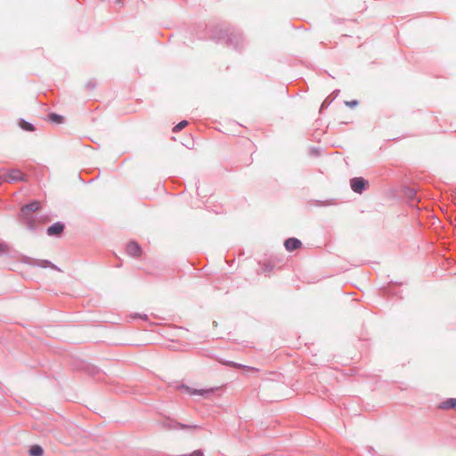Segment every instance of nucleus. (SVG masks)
Masks as SVG:
<instances>
[{
	"instance_id": "f257e3e1",
	"label": "nucleus",
	"mask_w": 456,
	"mask_h": 456,
	"mask_svg": "<svg viewBox=\"0 0 456 456\" xmlns=\"http://www.w3.org/2000/svg\"><path fill=\"white\" fill-rule=\"evenodd\" d=\"M20 181H27L26 175L20 169L4 170L0 174V183L4 182L15 183Z\"/></svg>"
},
{
	"instance_id": "f03ea898",
	"label": "nucleus",
	"mask_w": 456,
	"mask_h": 456,
	"mask_svg": "<svg viewBox=\"0 0 456 456\" xmlns=\"http://www.w3.org/2000/svg\"><path fill=\"white\" fill-rule=\"evenodd\" d=\"M178 390L181 393H185L189 395H208L211 393H213V388H207V389H194L185 385H181L178 387Z\"/></svg>"
},
{
	"instance_id": "7ed1b4c3",
	"label": "nucleus",
	"mask_w": 456,
	"mask_h": 456,
	"mask_svg": "<svg viewBox=\"0 0 456 456\" xmlns=\"http://www.w3.org/2000/svg\"><path fill=\"white\" fill-rule=\"evenodd\" d=\"M350 184L354 192L362 193L367 184V181L362 177H356L351 180Z\"/></svg>"
},
{
	"instance_id": "20e7f679",
	"label": "nucleus",
	"mask_w": 456,
	"mask_h": 456,
	"mask_svg": "<svg viewBox=\"0 0 456 456\" xmlns=\"http://www.w3.org/2000/svg\"><path fill=\"white\" fill-rule=\"evenodd\" d=\"M302 243L299 240L296 238H289L286 240L284 246L288 251H293L301 247Z\"/></svg>"
},
{
	"instance_id": "39448f33",
	"label": "nucleus",
	"mask_w": 456,
	"mask_h": 456,
	"mask_svg": "<svg viewBox=\"0 0 456 456\" xmlns=\"http://www.w3.org/2000/svg\"><path fill=\"white\" fill-rule=\"evenodd\" d=\"M64 229V225L61 223H55L47 229V233L50 236L60 235Z\"/></svg>"
},
{
	"instance_id": "423d86ee",
	"label": "nucleus",
	"mask_w": 456,
	"mask_h": 456,
	"mask_svg": "<svg viewBox=\"0 0 456 456\" xmlns=\"http://www.w3.org/2000/svg\"><path fill=\"white\" fill-rule=\"evenodd\" d=\"M127 253L133 256H138L141 255L142 249L136 242H129L126 247Z\"/></svg>"
},
{
	"instance_id": "0eeeda50",
	"label": "nucleus",
	"mask_w": 456,
	"mask_h": 456,
	"mask_svg": "<svg viewBox=\"0 0 456 456\" xmlns=\"http://www.w3.org/2000/svg\"><path fill=\"white\" fill-rule=\"evenodd\" d=\"M40 208V202L38 201H33L28 205H25L22 208H21V211L24 215H28L31 212H34L37 209H39Z\"/></svg>"
},
{
	"instance_id": "6e6552de",
	"label": "nucleus",
	"mask_w": 456,
	"mask_h": 456,
	"mask_svg": "<svg viewBox=\"0 0 456 456\" xmlns=\"http://www.w3.org/2000/svg\"><path fill=\"white\" fill-rule=\"evenodd\" d=\"M439 409L448 410V409H455L456 410V398H451L442 402L439 406Z\"/></svg>"
},
{
	"instance_id": "1a4fd4ad",
	"label": "nucleus",
	"mask_w": 456,
	"mask_h": 456,
	"mask_svg": "<svg viewBox=\"0 0 456 456\" xmlns=\"http://www.w3.org/2000/svg\"><path fill=\"white\" fill-rule=\"evenodd\" d=\"M43 449L39 445H33L29 449V455L30 456H42L43 455Z\"/></svg>"
},
{
	"instance_id": "9d476101",
	"label": "nucleus",
	"mask_w": 456,
	"mask_h": 456,
	"mask_svg": "<svg viewBox=\"0 0 456 456\" xmlns=\"http://www.w3.org/2000/svg\"><path fill=\"white\" fill-rule=\"evenodd\" d=\"M62 117L60 116V115H57V114H51L49 115V119L53 122H55V123H61L62 122Z\"/></svg>"
},
{
	"instance_id": "9b49d317",
	"label": "nucleus",
	"mask_w": 456,
	"mask_h": 456,
	"mask_svg": "<svg viewBox=\"0 0 456 456\" xmlns=\"http://www.w3.org/2000/svg\"><path fill=\"white\" fill-rule=\"evenodd\" d=\"M187 125H188V122H187V121H185V120L181 121L179 124H177V125L174 127L173 131H174V132H178V131L182 130L183 127H185Z\"/></svg>"
},
{
	"instance_id": "f8f14e48",
	"label": "nucleus",
	"mask_w": 456,
	"mask_h": 456,
	"mask_svg": "<svg viewBox=\"0 0 456 456\" xmlns=\"http://www.w3.org/2000/svg\"><path fill=\"white\" fill-rule=\"evenodd\" d=\"M229 366H232V367H235V368H244V369H247L248 370H257L256 369L253 368V367H246V366H242L240 364H238V363H235V362H229L228 363Z\"/></svg>"
},
{
	"instance_id": "ddd939ff",
	"label": "nucleus",
	"mask_w": 456,
	"mask_h": 456,
	"mask_svg": "<svg viewBox=\"0 0 456 456\" xmlns=\"http://www.w3.org/2000/svg\"><path fill=\"white\" fill-rule=\"evenodd\" d=\"M9 250V246L4 242H0V253H6Z\"/></svg>"
},
{
	"instance_id": "4468645a",
	"label": "nucleus",
	"mask_w": 456,
	"mask_h": 456,
	"mask_svg": "<svg viewBox=\"0 0 456 456\" xmlns=\"http://www.w3.org/2000/svg\"><path fill=\"white\" fill-rule=\"evenodd\" d=\"M346 104L349 107H354L358 104L357 101L346 102Z\"/></svg>"
},
{
	"instance_id": "2eb2a0df",
	"label": "nucleus",
	"mask_w": 456,
	"mask_h": 456,
	"mask_svg": "<svg viewBox=\"0 0 456 456\" xmlns=\"http://www.w3.org/2000/svg\"><path fill=\"white\" fill-rule=\"evenodd\" d=\"M119 4H123V0H116Z\"/></svg>"
}]
</instances>
